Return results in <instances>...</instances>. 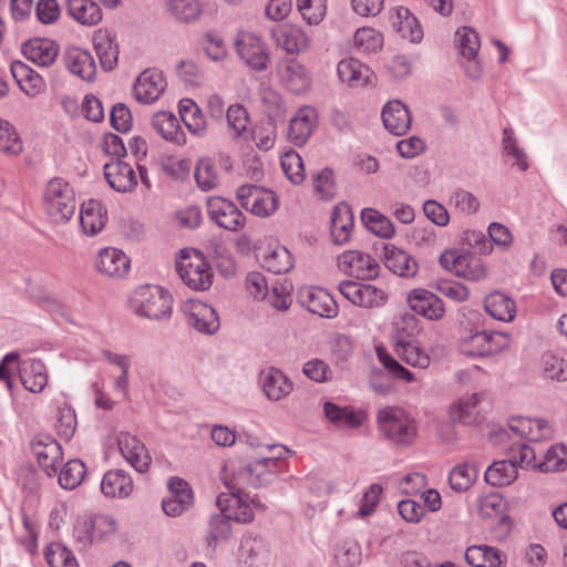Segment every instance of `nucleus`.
I'll use <instances>...</instances> for the list:
<instances>
[{"instance_id": "obj_12", "label": "nucleus", "mask_w": 567, "mask_h": 567, "mask_svg": "<svg viewBox=\"0 0 567 567\" xmlns=\"http://www.w3.org/2000/svg\"><path fill=\"white\" fill-rule=\"evenodd\" d=\"M239 58L252 70L261 72L267 69L269 54L262 40L252 33H240L235 41Z\"/></svg>"}, {"instance_id": "obj_5", "label": "nucleus", "mask_w": 567, "mask_h": 567, "mask_svg": "<svg viewBox=\"0 0 567 567\" xmlns=\"http://www.w3.org/2000/svg\"><path fill=\"white\" fill-rule=\"evenodd\" d=\"M135 313L150 320H168L172 296L158 286H143L135 291Z\"/></svg>"}, {"instance_id": "obj_11", "label": "nucleus", "mask_w": 567, "mask_h": 567, "mask_svg": "<svg viewBox=\"0 0 567 567\" xmlns=\"http://www.w3.org/2000/svg\"><path fill=\"white\" fill-rule=\"evenodd\" d=\"M30 447L43 472L54 476L63 456L60 443L49 434L39 433L32 437Z\"/></svg>"}, {"instance_id": "obj_4", "label": "nucleus", "mask_w": 567, "mask_h": 567, "mask_svg": "<svg viewBox=\"0 0 567 567\" xmlns=\"http://www.w3.org/2000/svg\"><path fill=\"white\" fill-rule=\"evenodd\" d=\"M176 270L183 282L194 290H206L213 284V272L204 255L198 250L192 254L186 249L181 250L176 260Z\"/></svg>"}, {"instance_id": "obj_50", "label": "nucleus", "mask_w": 567, "mask_h": 567, "mask_svg": "<svg viewBox=\"0 0 567 567\" xmlns=\"http://www.w3.org/2000/svg\"><path fill=\"white\" fill-rule=\"evenodd\" d=\"M86 473L85 464L80 460H70L59 473V484L65 489L79 486Z\"/></svg>"}, {"instance_id": "obj_58", "label": "nucleus", "mask_w": 567, "mask_h": 567, "mask_svg": "<svg viewBox=\"0 0 567 567\" xmlns=\"http://www.w3.org/2000/svg\"><path fill=\"white\" fill-rule=\"evenodd\" d=\"M456 38L461 54L474 60L481 45L478 33L470 27H462L456 31Z\"/></svg>"}, {"instance_id": "obj_47", "label": "nucleus", "mask_w": 567, "mask_h": 567, "mask_svg": "<svg viewBox=\"0 0 567 567\" xmlns=\"http://www.w3.org/2000/svg\"><path fill=\"white\" fill-rule=\"evenodd\" d=\"M477 473V468L467 463L454 466L449 475L450 487L456 493L467 491L475 482Z\"/></svg>"}, {"instance_id": "obj_62", "label": "nucleus", "mask_w": 567, "mask_h": 567, "mask_svg": "<svg viewBox=\"0 0 567 567\" xmlns=\"http://www.w3.org/2000/svg\"><path fill=\"white\" fill-rule=\"evenodd\" d=\"M298 10L309 24H319L326 14V0H297Z\"/></svg>"}, {"instance_id": "obj_56", "label": "nucleus", "mask_w": 567, "mask_h": 567, "mask_svg": "<svg viewBox=\"0 0 567 567\" xmlns=\"http://www.w3.org/2000/svg\"><path fill=\"white\" fill-rule=\"evenodd\" d=\"M44 556L50 567H79L73 553L60 543L50 544Z\"/></svg>"}, {"instance_id": "obj_15", "label": "nucleus", "mask_w": 567, "mask_h": 567, "mask_svg": "<svg viewBox=\"0 0 567 567\" xmlns=\"http://www.w3.org/2000/svg\"><path fill=\"white\" fill-rule=\"evenodd\" d=\"M166 87V81L156 69L144 70L133 85L134 97L143 104H152L159 99Z\"/></svg>"}, {"instance_id": "obj_61", "label": "nucleus", "mask_w": 567, "mask_h": 567, "mask_svg": "<svg viewBox=\"0 0 567 567\" xmlns=\"http://www.w3.org/2000/svg\"><path fill=\"white\" fill-rule=\"evenodd\" d=\"M228 127L233 131L234 137L241 136L249 124V114L241 104H233L227 109L226 113Z\"/></svg>"}, {"instance_id": "obj_16", "label": "nucleus", "mask_w": 567, "mask_h": 567, "mask_svg": "<svg viewBox=\"0 0 567 567\" xmlns=\"http://www.w3.org/2000/svg\"><path fill=\"white\" fill-rule=\"evenodd\" d=\"M277 72L281 82L291 93H303L310 86L311 79L307 69L295 58L280 60Z\"/></svg>"}, {"instance_id": "obj_21", "label": "nucleus", "mask_w": 567, "mask_h": 567, "mask_svg": "<svg viewBox=\"0 0 567 567\" xmlns=\"http://www.w3.org/2000/svg\"><path fill=\"white\" fill-rule=\"evenodd\" d=\"M103 168L109 185L118 193L131 192L137 185L134 169L123 161H111Z\"/></svg>"}, {"instance_id": "obj_36", "label": "nucleus", "mask_w": 567, "mask_h": 567, "mask_svg": "<svg viewBox=\"0 0 567 567\" xmlns=\"http://www.w3.org/2000/svg\"><path fill=\"white\" fill-rule=\"evenodd\" d=\"M323 412L326 417L340 429H358L362 425L365 414L362 411H354L349 406H339L332 402H324Z\"/></svg>"}, {"instance_id": "obj_63", "label": "nucleus", "mask_w": 567, "mask_h": 567, "mask_svg": "<svg viewBox=\"0 0 567 567\" xmlns=\"http://www.w3.org/2000/svg\"><path fill=\"white\" fill-rule=\"evenodd\" d=\"M22 150L23 144L16 127L8 121L2 120V153L17 156Z\"/></svg>"}, {"instance_id": "obj_26", "label": "nucleus", "mask_w": 567, "mask_h": 567, "mask_svg": "<svg viewBox=\"0 0 567 567\" xmlns=\"http://www.w3.org/2000/svg\"><path fill=\"white\" fill-rule=\"evenodd\" d=\"M68 70L86 82H91L96 75V65L92 54L78 48L68 50L64 54Z\"/></svg>"}, {"instance_id": "obj_3", "label": "nucleus", "mask_w": 567, "mask_h": 567, "mask_svg": "<svg viewBox=\"0 0 567 567\" xmlns=\"http://www.w3.org/2000/svg\"><path fill=\"white\" fill-rule=\"evenodd\" d=\"M43 203L47 215L54 224H66L76 209L74 189L62 177H53L47 183Z\"/></svg>"}, {"instance_id": "obj_6", "label": "nucleus", "mask_w": 567, "mask_h": 567, "mask_svg": "<svg viewBox=\"0 0 567 567\" xmlns=\"http://www.w3.org/2000/svg\"><path fill=\"white\" fill-rule=\"evenodd\" d=\"M378 423L382 434L395 445H410L416 436L412 420L401 409L388 406L380 410Z\"/></svg>"}, {"instance_id": "obj_20", "label": "nucleus", "mask_w": 567, "mask_h": 567, "mask_svg": "<svg viewBox=\"0 0 567 567\" xmlns=\"http://www.w3.org/2000/svg\"><path fill=\"white\" fill-rule=\"evenodd\" d=\"M384 127L393 135H404L411 127V113L405 104L394 100L388 102L382 110Z\"/></svg>"}, {"instance_id": "obj_51", "label": "nucleus", "mask_w": 567, "mask_h": 567, "mask_svg": "<svg viewBox=\"0 0 567 567\" xmlns=\"http://www.w3.org/2000/svg\"><path fill=\"white\" fill-rule=\"evenodd\" d=\"M536 466L544 473L564 471L567 467L566 446L564 444L551 445L544 455V460Z\"/></svg>"}, {"instance_id": "obj_32", "label": "nucleus", "mask_w": 567, "mask_h": 567, "mask_svg": "<svg viewBox=\"0 0 567 567\" xmlns=\"http://www.w3.org/2000/svg\"><path fill=\"white\" fill-rule=\"evenodd\" d=\"M101 491L106 497L126 498L133 491V480L124 470H110L102 478Z\"/></svg>"}, {"instance_id": "obj_28", "label": "nucleus", "mask_w": 567, "mask_h": 567, "mask_svg": "<svg viewBox=\"0 0 567 567\" xmlns=\"http://www.w3.org/2000/svg\"><path fill=\"white\" fill-rule=\"evenodd\" d=\"M299 303L309 312L320 317L333 318L337 316V305L329 295L315 292L309 288L298 292Z\"/></svg>"}, {"instance_id": "obj_8", "label": "nucleus", "mask_w": 567, "mask_h": 567, "mask_svg": "<svg viewBox=\"0 0 567 567\" xmlns=\"http://www.w3.org/2000/svg\"><path fill=\"white\" fill-rule=\"evenodd\" d=\"M440 265L458 277L478 281L486 276V269L481 258L475 255L458 250H445L439 258Z\"/></svg>"}, {"instance_id": "obj_25", "label": "nucleus", "mask_w": 567, "mask_h": 567, "mask_svg": "<svg viewBox=\"0 0 567 567\" xmlns=\"http://www.w3.org/2000/svg\"><path fill=\"white\" fill-rule=\"evenodd\" d=\"M317 114L311 107L300 109L290 120L288 138L296 146H302L312 133Z\"/></svg>"}, {"instance_id": "obj_57", "label": "nucleus", "mask_w": 567, "mask_h": 567, "mask_svg": "<svg viewBox=\"0 0 567 567\" xmlns=\"http://www.w3.org/2000/svg\"><path fill=\"white\" fill-rule=\"evenodd\" d=\"M168 11L182 22L196 20L200 14L198 0H168Z\"/></svg>"}, {"instance_id": "obj_23", "label": "nucleus", "mask_w": 567, "mask_h": 567, "mask_svg": "<svg viewBox=\"0 0 567 567\" xmlns=\"http://www.w3.org/2000/svg\"><path fill=\"white\" fill-rule=\"evenodd\" d=\"M24 56L39 66L51 65L58 54L59 45L55 41L45 38H34L22 45Z\"/></svg>"}, {"instance_id": "obj_17", "label": "nucleus", "mask_w": 567, "mask_h": 567, "mask_svg": "<svg viewBox=\"0 0 567 567\" xmlns=\"http://www.w3.org/2000/svg\"><path fill=\"white\" fill-rule=\"evenodd\" d=\"M117 444L123 457L140 473H145L152 462V457L145 444L128 432H121Z\"/></svg>"}, {"instance_id": "obj_46", "label": "nucleus", "mask_w": 567, "mask_h": 567, "mask_svg": "<svg viewBox=\"0 0 567 567\" xmlns=\"http://www.w3.org/2000/svg\"><path fill=\"white\" fill-rule=\"evenodd\" d=\"M266 546L261 537L247 536L241 539L238 553L239 558L247 567H258L259 560L266 554Z\"/></svg>"}, {"instance_id": "obj_1", "label": "nucleus", "mask_w": 567, "mask_h": 567, "mask_svg": "<svg viewBox=\"0 0 567 567\" xmlns=\"http://www.w3.org/2000/svg\"><path fill=\"white\" fill-rule=\"evenodd\" d=\"M279 453L276 456H267L246 465L233 468V475L225 485L229 494H245L248 487L260 488L270 485L277 477L279 461L289 451L285 446H278Z\"/></svg>"}, {"instance_id": "obj_39", "label": "nucleus", "mask_w": 567, "mask_h": 567, "mask_svg": "<svg viewBox=\"0 0 567 567\" xmlns=\"http://www.w3.org/2000/svg\"><path fill=\"white\" fill-rule=\"evenodd\" d=\"M66 9L83 25H95L102 20V10L93 0H68Z\"/></svg>"}, {"instance_id": "obj_10", "label": "nucleus", "mask_w": 567, "mask_h": 567, "mask_svg": "<svg viewBox=\"0 0 567 567\" xmlns=\"http://www.w3.org/2000/svg\"><path fill=\"white\" fill-rule=\"evenodd\" d=\"M339 292L352 305L371 309L379 308L386 302L388 296L370 284H360L353 280H343L338 286Z\"/></svg>"}, {"instance_id": "obj_49", "label": "nucleus", "mask_w": 567, "mask_h": 567, "mask_svg": "<svg viewBox=\"0 0 567 567\" xmlns=\"http://www.w3.org/2000/svg\"><path fill=\"white\" fill-rule=\"evenodd\" d=\"M487 344V331H476L461 340L460 349L467 357H487L491 355V347Z\"/></svg>"}, {"instance_id": "obj_53", "label": "nucleus", "mask_w": 567, "mask_h": 567, "mask_svg": "<svg viewBox=\"0 0 567 567\" xmlns=\"http://www.w3.org/2000/svg\"><path fill=\"white\" fill-rule=\"evenodd\" d=\"M262 267L272 274H285L292 268L290 252L285 247H277L264 255Z\"/></svg>"}, {"instance_id": "obj_14", "label": "nucleus", "mask_w": 567, "mask_h": 567, "mask_svg": "<svg viewBox=\"0 0 567 567\" xmlns=\"http://www.w3.org/2000/svg\"><path fill=\"white\" fill-rule=\"evenodd\" d=\"M168 489L171 496L162 502V508L166 515L179 516L193 505V491L185 480L177 476L171 477Z\"/></svg>"}, {"instance_id": "obj_43", "label": "nucleus", "mask_w": 567, "mask_h": 567, "mask_svg": "<svg viewBox=\"0 0 567 567\" xmlns=\"http://www.w3.org/2000/svg\"><path fill=\"white\" fill-rule=\"evenodd\" d=\"M363 225L374 235L381 238H392L395 234L393 223L374 208H363L361 212Z\"/></svg>"}, {"instance_id": "obj_60", "label": "nucleus", "mask_w": 567, "mask_h": 567, "mask_svg": "<svg viewBox=\"0 0 567 567\" xmlns=\"http://www.w3.org/2000/svg\"><path fill=\"white\" fill-rule=\"evenodd\" d=\"M281 168L287 178L295 185H299L303 182V162L298 153L293 151L286 153L281 158Z\"/></svg>"}, {"instance_id": "obj_27", "label": "nucleus", "mask_w": 567, "mask_h": 567, "mask_svg": "<svg viewBox=\"0 0 567 567\" xmlns=\"http://www.w3.org/2000/svg\"><path fill=\"white\" fill-rule=\"evenodd\" d=\"M384 265L393 274L404 277L413 278L419 269L415 259L402 249L394 246L384 245Z\"/></svg>"}, {"instance_id": "obj_55", "label": "nucleus", "mask_w": 567, "mask_h": 567, "mask_svg": "<svg viewBox=\"0 0 567 567\" xmlns=\"http://www.w3.org/2000/svg\"><path fill=\"white\" fill-rule=\"evenodd\" d=\"M76 424L74 409L68 403L59 406L55 424L58 435L65 441H70L75 433Z\"/></svg>"}, {"instance_id": "obj_33", "label": "nucleus", "mask_w": 567, "mask_h": 567, "mask_svg": "<svg viewBox=\"0 0 567 567\" xmlns=\"http://www.w3.org/2000/svg\"><path fill=\"white\" fill-rule=\"evenodd\" d=\"M106 219V210L100 200L89 199L82 204L80 223L84 234L96 235L105 226Z\"/></svg>"}, {"instance_id": "obj_54", "label": "nucleus", "mask_w": 567, "mask_h": 567, "mask_svg": "<svg viewBox=\"0 0 567 567\" xmlns=\"http://www.w3.org/2000/svg\"><path fill=\"white\" fill-rule=\"evenodd\" d=\"M230 516L226 511H220L210 517L207 535L208 546H215L218 542L227 539L231 532Z\"/></svg>"}, {"instance_id": "obj_37", "label": "nucleus", "mask_w": 567, "mask_h": 567, "mask_svg": "<svg viewBox=\"0 0 567 567\" xmlns=\"http://www.w3.org/2000/svg\"><path fill=\"white\" fill-rule=\"evenodd\" d=\"M337 72L343 83L353 87L365 85L372 75V71L368 65L353 58L341 60Z\"/></svg>"}, {"instance_id": "obj_40", "label": "nucleus", "mask_w": 567, "mask_h": 567, "mask_svg": "<svg viewBox=\"0 0 567 567\" xmlns=\"http://www.w3.org/2000/svg\"><path fill=\"white\" fill-rule=\"evenodd\" d=\"M486 312L499 321L509 322L515 318V301L502 292H493L484 300Z\"/></svg>"}, {"instance_id": "obj_24", "label": "nucleus", "mask_w": 567, "mask_h": 567, "mask_svg": "<svg viewBox=\"0 0 567 567\" xmlns=\"http://www.w3.org/2000/svg\"><path fill=\"white\" fill-rule=\"evenodd\" d=\"M216 504L220 511H226L231 520L247 524L254 520V513L248 503L247 494H225L217 496Z\"/></svg>"}, {"instance_id": "obj_9", "label": "nucleus", "mask_w": 567, "mask_h": 567, "mask_svg": "<svg viewBox=\"0 0 567 567\" xmlns=\"http://www.w3.org/2000/svg\"><path fill=\"white\" fill-rule=\"evenodd\" d=\"M207 214L218 227L229 231H238L245 226L246 217L230 200L212 196L207 199Z\"/></svg>"}, {"instance_id": "obj_13", "label": "nucleus", "mask_w": 567, "mask_h": 567, "mask_svg": "<svg viewBox=\"0 0 567 567\" xmlns=\"http://www.w3.org/2000/svg\"><path fill=\"white\" fill-rule=\"evenodd\" d=\"M338 261L344 272L361 280H371L379 275L380 265L377 259L359 250L344 251Z\"/></svg>"}, {"instance_id": "obj_48", "label": "nucleus", "mask_w": 567, "mask_h": 567, "mask_svg": "<svg viewBox=\"0 0 567 567\" xmlns=\"http://www.w3.org/2000/svg\"><path fill=\"white\" fill-rule=\"evenodd\" d=\"M194 177L198 187L204 192L212 190L219 184L216 166L209 157H203L197 162Z\"/></svg>"}, {"instance_id": "obj_38", "label": "nucleus", "mask_w": 567, "mask_h": 567, "mask_svg": "<svg viewBox=\"0 0 567 567\" xmlns=\"http://www.w3.org/2000/svg\"><path fill=\"white\" fill-rule=\"evenodd\" d=\"M152 126L164 140L177 145L185 143V134L179 126L178 118L172 112L155 113L152 117Z\"/></svg>"}, {"instance_id": "obj_59", "label": "nucleus", "mask_w": 567, "mask_h": 567, "mask_svg": "<svg viewBox=\"0 0 567 567\" xmlns=\"http://www.w3.org/2000/svg\"><path fill=\"white\" fill-rule=\"evenodd\" d=\"M542 365L546 378L556 381L567 380V361L564 358L553 352H545L542 355Z\"/></svg>"}, {"instance_id": "obj_30", "label": "nucleus", "mask_w": 567, "mask_h": 567, "mask_svg": "<svg viewBox=\"0 0 567 567\" xmlns=\"http://www.w3.org/2000/svg\"><path fill=\"white\" fill-rule=\"evenodd\" d=\"M96 268L109 277H123L130 268V259L117 248H104L99 254Z\"/></svg>"}, {"instance_id": "obj_64", "label": "nucleus", "mask_w": 567, "mask_h": 567, "mask_svg": "<svg viewBox=\"0 0 567 567\" xmlns=\"http://www.w3.org/2000/svg\"><path fill=\"white\" fill-rule=\"evenodd\" d=\"M508 455L515 461L516 467L537 468L536 452L525 443L513 444L508 450Z\"/></svg>"}, {"instance_id": "obj_18", "label": "nucleus", "mask_w": 567, "mask_h": 567, "mask_svg": "<svg viewBox=\"0 0 567 567\" xmlns=\"http://www.w3.org/2000/svg\"><path fill=\"white\" fill-rule=\"evenodd\" d=\"M410 308L429 320H440L445 313L443 301L425 289H413L408 296Z\"/></svg>"}, {"instance_id": "obj_42", "label": "nucleus", "mask_w": 567, "mask_h": 567, "mask_svg": "<svg viewBox=\"0 0 567 567\" xmlns=\"http://www.w3.org/2000/svg\"><path fill=\"white\" fill-rule=\"evenodd\" d=\"M95 52L104 71H112L117 65L118 45L107 33H99L93 39Z\"/></svg>"}, {"instance_id": "obj_2", "label": "nucleus", "mask_w": 567, "mask_h": 567, "mask_svg": "<svg viewBox=\"0 0 567 567\" xmlns=\"http://www.w3.org/2000/svg\"><path fill=\"white\" fill-rule=\"evenodd\" d=\"M18 374L24 389L32 393L42 392L48 384L45 364L40 359L20 361L17 351L2 357V382L9 390L13 388V375Z\"/></svg>"}, {"instance_id": "obj_34", "label": "nucleus", "mask_w": 567, "mask_h": 567, "mask_svg": "<svg viewBox=\"0 0 567 567\" xmlns=\"http://www.w3.org/2000/svg\"><path fill=\"white\" fill-rule=\"evenodd\" d=\"M260 382L266 396L271 401H278L292 391L291 381L278 369L264 370Z\"/></svg>"}, {"instance_id": "obj_35", "label": "nucleus", "mask_w": 567, "mask_h": 567, "mask_svg": "<svg viewBox=\"0 0 567 567\" xmlns=\"http://www.w3.org/2000/svg\"><path fill=\"white\" fill-rule=\"evenodd\" d=\"M188 324L204 334H214L220 328V321L216 310L200 302L193 305L188 317Z\"/></svg>"}, {"instance_id": "obj_52", "label": "nucleus", "mask_w": 567, "mask_h": 567, "mask_svg": "<svg viewBox=\"0 0 567 567\" xmlns=\"http://www.w3.org/2000/svg\"><path fill=\"white\" fill-rule=\"evenodd\" d=\"M278 197L272 190L261 188L246 210L259 217H268L278 209Z\"/></svg>"}, {"instance_id": "obj_22", "label": "nucleus", "mask_w": 567, "mask_h": 567, "mask_svg": "<svg viewBox=\"0 0 567 567\" xmlns=\"http://www.w3.org/2000/svg\"><path fill=\"white\" fill-rule=\"evenodd\" d=\"M270 33L276 44L288 53H299L309 47L307 34L298 27L280 24L274 27Z\"/></svg>"}, {"instance_id": "obj_7", "label": "nucleus", "mask_w": 567, "mask_h": 567, "mask_svg": "<svg viewBox=\"0 0 567 567\" xmlns=\"http://www.w3.org/2000/svg\"><path fill=\"white\" fill-rule=\"evenodd\" d=\"M117 523L112 515L95 514L79 517L73 529V536L81 549H86L95 542L105 540L116 532Z\"/></svg>"}, {"instance_id": "obj_41", "label": "nucleus", "mask_w": 567, "mask_h": 567, "mask_svg": "<svg viewBox=\"0 0 567 567\" xmlns=\"http://www.w3.org/2000/svg\"><path fill=\"white\" fill-rule=\"evenodd\" d=\"M515 461L508 455L506 460L496 461L485 472V482L493 486H507L517 478Z\"/></svg>"}, {"instance_id": "obj_45", "label": "nucleus", "mask_w": 567, "mask_h": 567, "mask_svg": "<svg viewBox=\"0 0 567 567\" xmlns=\"http://www.w3.org/2000/svg\"><path fill=\"white\" fill-rule=\"evenodd\" d=\"M395 347L396 353L406 364L421 369L429 367L430 355L412 340L396 341Z\"/></svg>"}, {"instance_id": "obj_31", "label": "nucleus", "mask_w": 567, "mask_h": 567, "mask_svg": "<svg viewBox=\"0 0 567 567\" xmlns=\"http://www.w3.org/2000/svg\"><path fill=\"white\" fill-rule=\"evenodd\" d=\"M353 214L351 207L341 203L334 206L331 214V238L336 245L346 244L353 228Z\"/></svg>"}, {"instance_id": "obj_29", "label": "nucleus", "mask_w": 567, "mask_h": 567, "mask_svg": "<svg viewBox=\"0 0 567 567\" xmlns=\"http://www.w3.org/2000/svg\"><path fill=\"white\" fill-rule=\"evenodd\" d=\"M465 559L472 567H503L506 555L489 545H472L465 550Z\"/></svg>"}, {"instance_id": "obj_19", "label": "nucleus", "mask_w": 567, "mask_h": 567, "mask_svg": "<svg viewBox=\"0 0 567 567\" xmlns=\"http://www.w3.org/2000/svg\"><path fill=\"white\" fill-rule=\"evenodd\" d=\"M389 22L403 39L412 43H419L423 39V29L419 20L405 7L391 9Z\"/></svg>"}, {"instance_id": "obj_44", "label": "nucleus", "mask_w": 567, "mask_h": 567, "mask_svg": "<svg viewBox=\"0 0 567 567\" xmlns=\"http://www.w3.org/2000/svg\"><path fill=\"white\" fill-rule=\"evenodd\" d=\"M481 398L474 393L467 398L461 399L457 405L452 408V419L465 425H471L481 421V414L477 404Z\"/></svg>"}]
</instances>
